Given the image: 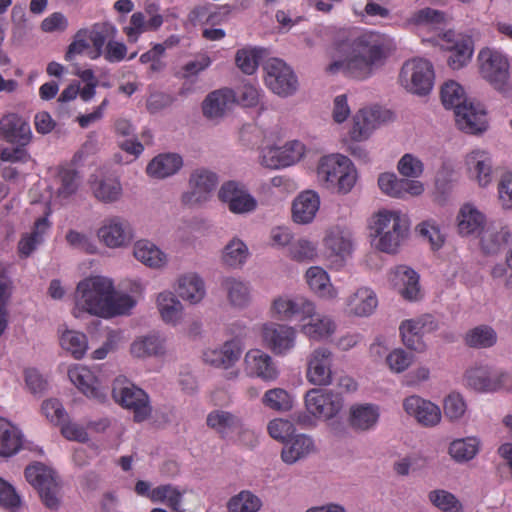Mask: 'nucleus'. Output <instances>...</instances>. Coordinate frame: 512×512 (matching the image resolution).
Returning <instances> with one entry per match:
<instances>
[{"label":"nucleus","mask_w":512,"mask_h":512,"mask_svg":"<svg viewBox=\"0 0 512 512\" xmlns=\"http://www.w3.org/2000/svg\"><path fill=\"white\" fill-rule=\"evenodd\" d=\"M129 354L138 360L165 357L167 354L166 338L159 332L136 336L129 346Z\"/></svg>","instance_id":"36"},{"label":"nucleus","mask_w":512,"mask_h":512,"mask_svg":"<svg viewBox=\"0 0 512 512\" xmlns=\"http://www.w3.org/2000/svg\"><path fill=\"white\" fill-rule=\"evenodd\" d=\"M58 332L61 348L74 359H82L89 347L87 335L81 331L69 329L65 326L60 327Z\"/></svg>","instance_id":"51"},{"label":"nucleus","mask_w":512,"mask_h":512,"mask_svg":"<svg viewBox=\"0 0 512 512\" xmlns=\"http://www.w3.org/2000/svg\"><path fill=\"white\" fill-rule=\"evenodd\" d=\"M317 180L326 189L348 194L358 178L354 163L342 154L322 156L316 167Z\"/></svg>","instance_id":"4"},{"label":"nucleus","mask_w":512,"mask_h":512,"mask_svg":"<svg viewBox=\"0 0 512 512\" xmlns=\"http://www.w3.org/2000/svg\"><path fill=\"white\" fill-rule=\"evenodd\" d=\"M440 99L446 109H452L454 113L458 107L467 103L466 91L464 87L455 80H447L440 87Z\"/></svg>","instance_id":"57"},{"label":"nucleus","mask_w":512,"mask_h":512,"mask_svg":"<svg viewBox=\"0 0 512 512\" xmlns=\"http://www.w3.org/2000/svg\"><path fill=\"white\" fill-rule=\"evenodd\" d=\"M243 370L246 376L264 382H274L280 375L279 368L272 356L259 348L249 349L245 353Z\"/></svg>","instance_id":"22"},{"label":"nucleus","mask_w":512,"mask_h":512,"mask_svg":"<svg viewBox=\"0 0 512 512\" xmlns=\"http://www.w3.org/2000/svg\"><path fill=\"white\" fill-rule=\"evenodd\" d=\"M488 222L486 213L472 202L462 204L455 217L457 233L463 238H477Z\"/></svg>","instance_id":"31"},{"label":"nucleus","mask_w":512,"mask_h":512,"mask_svg":"<svg viewBox=\"0 0 512 512\" xmlns=\"http://www.w3.org/2000/svg\"><path fill=\"white\" fill-rule=\"evenodd\" d=\"M236 102L235 92L221 89L211 92L203 101L202 110L205 117L211 120L222 118Z\"/></svg>","instance_id":"48"},{"label":"nucleus","mask_w":512,"mask_h":512,"mask_svg":"<svg viewBox=\"0 0 512 512\" xmlns=\"http://www.w3.org/2000/svg\"><path fill=\"white\" fill-rule=\"evenodd\" d=\"M338 330L336 319L329 314L319 313L313 301V312L311 316H303L299 331L309 340L322 342L331 339Z\"/></svg>","instance_id":"21"},{"label":"nucleus","mask_w":512,"mask_h":512,"mask_svg":"<svg viewBox=\"0 0 512 512\" xmlns=\"http://www.w3.org/2000/svg\"><path fill=\"white\" fill-rule=\"evenodd\" d=\"M426 41L439 46L443 51L449 53L447 65L452 70H461L472 60L474 42L469 35L448 30Z\"/></svg>","instance_id":"9"},{"label":"nucleus","mask_w":512,"mask_h":512,"mask_svg":"<svg viewBox=\"0 0 512 512\" xmlns=\"http://www.w3.org/2000/svg\"><path fill=\"white\" fill-rule=\"evenodd\" d=\"M263 344L275 355L286 356L297 344V330L294 326L278 322H265L260 326Z\"/></svg>","instance_id":"16"},{"label":"nucleus","mask_w":512,"mask_h":512,"mask_svg":"<svg viewBox=\"0 0 512 512\" xmlns=\"http://www.w3.org/2000/svg\"><path fill=\"white\" fill-rule=\"evenodd\" d=\"M477 239L480 251L484 255L494 256L512 243V231L507 225L488 222Z\"/></svg>","instance_id":"32"},{"label":"nucleus","mask_w":512,"mask_h":512,"mask_svg":"<svg viewBox=\"0 0 512 512\" xmlns=\"http://www.w3.org/2000/svg\"><path fill=\"white\" fill-rule=\"evenodd\" d=\"M89 186L93 197L103 204L117 203L124 195L119 177L113 174H93L90 176Z\"/></svg>","instance_id":"33"},{"label":"nucleus","mask_w":512,"mask_h":512,"mask_svg":"<svg viewBox=\"0 0 512 512\" xmlns=\"http://www.w3.org/2000/svg\"><path fill=\"white\" fill-rule=\"evenodd\" d=\"M261 403L276 412H288L292 409L293 396L283 388H271L264 392Z\"/></svg>","instance_id":"60"},{"label":"nucleus","mask_w":512,"mask_h":512,"mask_svg":"<svg viewBox=\"0 0 512 512\" xmlns=\"http://www.w3.org/2000/svg\"><path fill=\"white\" fill-rule=\"evenodd\" d=\"M262 502L258 496L248 490H243L231 497L227 503L228 512H257Z\"/></svg>","instance_id":"64"},{"label":"nucleus","mask_w":512,"mask_h":512,"mask_svg":"<svg viewBox=\"0 0 512 512\" xmlns=\"http://www.w3.org/2000/svg\"><path fill=\"white\" fill-rule=\"evenodd\" d=\"M33 134L29 123L16 113H7L0 118V138L18 146H27Z\"/></svg>","instance_id":"39"},{"label":"nucleus","mask_w":512,"mask_h":512,"mask_svg":"<svg viewBox=\"0 0 512 512\" xmlns=\"http://www.w3.org/2000/svg\"><path fill=\"white\" fill-rule=\"evenodd\" d=\"M206 424L222 437L243 427L242 419L238 415L221 409L211 411L206 417Z\"/></svg>","instance_id":"52"},{"label":"nucleus","mask_w":512,"mask_h":512,"mask_svg":"<svg viewBox=\"0 0 512 512\" xmlns=\"http://www.w3.org/2000/svg\"><path fill=\"white\" fill-rule=\"evenodd\" d=\"M50 223L46 217L35 221L33 230L22 236L18 243V251L22 257L30 256L43 241L44 234L48 231Z\"/></svg>","instance_id":"55"},{"label":"nucleus","mask_w":512,"mask_h":512,"mask_svg":"<svg viewBox=\"0 0 512 512\" xmlns=\"http://www.w3.org/2000/svg\"><path fill=\"white\" fill-rule=\"evenodd\" d=\"M264 72V83L272 93L287 98L297 92L298 78L293 69L283 60L270 59L264 66Z\"/></svg>","instance_id":"12"},{"label":"nucleus","mask_w":512,"mask_h":512,"mask_svg":"<svg viewBox=\"0 0 512 512\" xmlns=\"http://www.w3.org/2000/svg\"><path fill=\"white\" fill-rule=\"evenodd\" d=\"M132 254L138 262L152 270H163L170 261L169 255L149 239L134 242Z\"/></svg>","instance_id":"42"},{"label":"nucleus","mask_w":512,"mask_h":512,"mask_svg":"<svg viewBox=\"0 0 512 512\" xmlns=\"http://www.w3.org/2000/svg\"><path fill=\"white\" fill-rule=\"evenodd\" d=\"M479 77L495 91L508 94L511 91V64L508 55L501 49L485 46L476 56Z\"/></svg>","instance_id":"5"},{"label":"nucleus","mask_w":512,"mask_h":512,"mask_svg":"<svg viewBox=\"0 0 512 512\" xmlns=\"http://www.w3.org/2000/svg\"><path fill=\"white\" fill-rule=\"evenodd\" d=\"M317 451L312 436L304 433L293 434L283 445L281 459L286 464H294Z\"/></svg>","instance_id":"45"},{"label":"nucleus","mask_w":512,"mask_h":512,"mask_svg":"<svg viewBox=\"0 0 512 512\" xmlns=\"http://www.w3.org/2000/svg\"><path fill=\"white\" fill-rule=\"evenodd\" d=\"M250 256L248 245L241 238L234 236L223 247L220 260L223 266L237 270L244 267Z\"/></svg>","instance_id":"49"},{"label":"nucleus","mask_w":512,"mask_h":512,"mask_svg":"<svg viewBox=\"0 0 512 512\" xmlns=\"http://www.w3.org/2000/svg\"><path fill=\"white\" fill-rule=\"evenodd\" d=\"M379 418V406L371 403H357L350 406L347 421L352 430L367 432L375 429Z\"/></svg>","instance_id":"44"},{"label":"nucleus","mask_w":512,"mask_h":512,"mask_svg":"<svg viewBox=\"0 0 512 512\" xmlns=\"http://www.w3.org/2000/svg\"><path fill=\"white\" fill-rule=\"evenodd\" d=\"M220 286L230 307L243 310L252 303V286L246 279L240 276H225L221 279Z\"/></svg>","instance_id":"37"},{"label":"nucleus","mask_w":512,"mask_h":512,"mask_svg":"<svg viewBox=\"0 0 512 512\" xmlns=\"http://www.w3.org/2000/svg\"><path fill=\"white\" fill-rule=\"evenodd\" d=\"M155 307L164 324L177 327L184 322V303L172 290L165 289L158 292L155 295Z\"/></svg>","instance_id":"35"},{"label":"nucleus","mask_w":512,"mask_h":512,"mask_svg":"<svg viewBox=\"0 0 512 512\" xmlns=\"http://www.w3.org/2000/svg\"><path fill=\"white\" fill-rule=\"evenodd\" d=\"M134 491L138 496L146 497L153 503H164L176 512H182V499L184 491L172 484H162L152 487V484L145 480H138L135 483Z\"/></svg>","instance_id":"27"},{"label":"nucleus","mask_w":512,"mask_h":512,"mask_svg":"<svg viewBox=\"0 0 512 512\" xmlns=\"http://www.w3.org/2000/svg\"><path fill=\"white\" fill-rule=\"evenodd\" d=\"M112 396L116 403L133 412L136 422H143L150 417L152 408L148 395L125 377L114 380Z\"/></svg>","instance_id":"11"},{"label":"nucleus","mask_w":512,"mask_h":512,"mask_svg":"<svg viewBox=\"0 0 512 512\" xmlns=\"http://www.w3.org/2000/svg\"><path fill=\"white\" fill-rule=\"evenodd\" d=\"M411 221L400 209L381 208L367 221L372 248L388 255L397 254L410 235Z\"/></svg>","instance_id":"3"},{"label":"nucleus","mask_w":512,"mask_h":512,"mask_svg":"<svg viewBox=\"0 0 512 512\" xmlns=\"http://www.w3.org/2000/svg\"><path fill=\"white\" fill-rule=\"evenodd\" d=\"M263 53L264 49L256 46H245L238 49L235 54L236 66L244 74L252 75L256 72Z\"/></svg>","instance_id":"61"},{"label":"nucleus","mask_w":512,"mask_h":512,"mask_svg":"<svg viewBox=\"0 0 512 512\" xmlns=\"http://www.w3.org/2000/svg\"><path fill=\"white\" fill-rule=\"evenodd\" d=\"M304 279L310 291L324 300H334L338 297V289L334 286L328 272L320 266L309 267Z\"/></svg>","instance_id":"46"},{"label":"nucleus","mask_w":512,"mask_h":512,"mask_svg":"<svg viewBox=\"0 0 512 512\" xmlns=\"http://www.w3.org/2000/svg\"><path fill=\"white\" fill-rule=\"evenodd\" d=\"M320 208V197L313 190L301 192L292 204V219L297 224H309Z\"/></svg>","instance_id":"47"},{"label":"nucleus","mask_w":512,"mask_h":512,"mask_svg":"<svg viewBox=\"0 0 512 512\" xmlns=\"http://www.w3.org/2000/svg\"><path fill=\"white\" fill-rule=\"evenodd\" d=\"M26 480L38 491L44 505L57 509L61 501V485L55 471L43 463L35 462L25 469Z\"/></svg>","instance_id":"10"},{"label":"nucleus","mask_w":512,"mask_h":512,"mask_svg":"<svg viewBox=\"0 0 512 512\" xmlns=\"http://www.w3.org/2000/svg\"><path fill=\"white\" fill-rule=\"evenodd\" d=\"M322 257L330 269H342L355 250L353 230L345 223L328 226L322 238Z\"/></svg>","instance_id":"6"},{"label":"nucleus","mask_w":512,"mask_h":512,"mask_svg":"<svg viewBox=\"0 0 512 512\" xmlns=\"http://www.w3.org/2000/svg\"><path fill=\"white\" fill-rule=\"evenodd\" d=\"M219 183L218 175L204 167L194 169L188 179V190L181 196V201L187 206H201L207 203Z\"/></svg>","instance_id":"13"},{"label":"nucleus","mask_w":512,"mask_h":512,"mask_svg":"<svg viewBox=\"0 0 512 512\" xmlns=\"http://www.w3.org/2000/svg\"><path fill=\"white\" fill-rule=\"evenodd\" d=\"M465 168L468 178L480 188L490 187L495 178L492 155L482 149H475L465 156Z\"/></svg>","instance_id":"24"},{"label":"nucleus","mask_w":512,"mask_h":512,"mask_svg":"<svg viewBox=\"0 0 512 512\" xmlns=\"http://www.w3.org/2000/svg\"><path fill=\"white\" fill-rule=\"evenodd\" d=\"M287 256L297 263L315 262L320 257L318 243L308 237H300L289 246Z\"/></svg>","instance_id":"54"},{"label":"nucleus","mask_w":512,"mask_h":512,"mask_svg":"<svg viewBox=\"0 0 512 512\" xmlns=\"http://www.w3.org/2000/svg\"><path fill=\"white\" fill-rule=\"evenodd\" d=\"M173 289L183 303L191 306L200 305L207 297L206 282L195 271L179 274L174 280Z\"/></svg>","instance_id":"26"},{"label":"nucleus","mask_w":512,"mask_h":512,"mask_svg":"<svg viewBox=\"0 0 512 512\" xmlns=\"http://www.w3.org/2000/svg\"><path fill=\"white\" fill-rule=\"evenodd\" d=\"M392 118L389 110L379 106L360 108L352 117L349 130L350 138L355 142L366 141L373 132Z\"/></svg>","instance_id":"19"},{"label":"nucleus","mask_w":512,"mask_h":512,"mask_svg":"<svg viewBox=\"0 0 512 512\" xmlns=\"http://www.w3.org/2000/svg\"><path fill=\"white\" fill-rule=\"evenodd\" d=\"M282 130L276 123H267L262 117L255 122L244 124L239 132L241 142L246 146H265L266 143H273L281 140Z\"/></svg>","instance_id":"30"},{"label":"nucleus","mask_w":512,"mask_h":512,"mask_svg":"<svg viewBox=\"0 0 512 512\" xmlns=\"http://www.w3.org/2000/svg\"><path fill=\"white\" fill-rule=\"evenodd\" d=\"M71 383L86 397L98 401L105 399L106 393L96 373L87 366L75 364L68 369Z\"/></svg>","instance_id":"34"},{"label":"nucleus","mask_w":512,"mask_h":512,"mask_svg":"<svg viewBox=\"0 0 512 512\" xmlns=\"http://www.w3.org/2000/svg\"><path fill=\"white\" fill-rule=\"evenodd\" d=\"M184 167L183 157L175 152L160 153L147 164L145 172L153 180H165L178 174Z\"/></svg>","instance_id":"43"},{"label":"nucleus","mask_w":512,"mask_h":512,"mask_svg":"<svg viewBox=\"0 0 512 512\" xmlns=\"http://www.w3.org/2000/svg\"><path fill=\"white\" fill-rule=\"evenodd\" d=\"M402 408L407 416L426 428L435 427L442 420L441 407L420 395L413 394L405 397Z\"/></svg>","instance_id":"23"},{"label":"nucleus","mask_w":512,"mask_h":512,"mask_svg":"<svg viewBox=\"0 0 512 512\" xmlns=\"http://www.w3.org/2000/svg\"><path fill=\"white\" fill-rule=\"evenodd\" d=\"M416 232L429 243L433 250H439L446 241V235L440 224L434 219L424 220L416 226Z\"/></svg>","instance_id":"62"},{"label":"nucleus","mask_w":512,"mask_h":512,"mask_svg":"<svg viewBox=\"0 0 512 512\" xmlns=\"http://www.w3.org/2000/svg\"><path fill=\"white\" fill-rule=\"evenodd\" d=\"M380 191L388 197L408 199L419 197L425 192V185L420 180L398 177L394 172H383L377 180Z\"/></svg>","instance_id":"25"},{"label":"nucleus","mask_w":512,"mask_h":512,"mask_svg":"<svg viewBox=\"0 0 512 512\" xmlns=\"http://www.w3.org/2000/svg\"><path fill=\"white\" fill-rule=\"evenodd\" d=\"M457 127L469 134H477L487 129L486 111L479 103L469 100L454 113Z\"/></svg>","instance_id":"41"},{"label":"nucleus","mask_w":512,"mask_h":512,"mask_svg":"<svg viewBox=\"0 0 512 512\" xmlns=\"http://www.w3.org/2000/svg\"><path fill=\"white\" fill-rule=\"evenodd\" d=\"M463 381L466 387L480 393L512 390V374L489 365L476 364L469 367Z\"/></svg>","instance_id":"7"},{"label":"nucleus","mask_w":512,"mask_h":512,"mask_svg":"<svg viewBox=\"0 0 512 512\" xmlns=\"http://www.w3.org/2000/svg\"><path fill=\"white\" fill-rule=\"evenodd\" d=\"M96 235L105 247L122 249L128 247L133 241L134 229L129 220L123 216L111 215L102 220Z\"/></svg>","instance_id":"15"},{"label":"nucleus","mask_w":512,"mask_h":512,"mask_svg":"<svg viewBox=\"0 0 512 512\" xmlns=\"http://www.w3.org/2000/svg\"><path fill=\"white\" fill-rule=\"evenodd\" d=\"M395 39L389 34L369 30L341 47L343 58L333 57L325 72L330 75L344 74L355 80L371 78L382 68L396 50Z\"/></svg>","instance_id":"1"},{"label":"nucleus","mask_w":512,"mask_h":512,"mask_svg":"<svg viewBox=\"0 0 512 512\" xmlns=\"http://www.w3.org/2000/svg\"><path fill=\"white\" fill-rule=\"evenodd\" d=\"M313 301L301 295L282 293L272 298L268 313L271 318L280 321H291L303 316H311Z\"/></svg>","instance_id":"18"},{"label":"nucleus","mask_w":512,"mask_h":512,"mask_svg":"<svg viewBox=\"0 0 512 512\" xmlns=\"http://www.w3.org/2000/svg\"><path fill=\"white\" fill-rule=\"evenodd\" d=\"M378 306L376 293L367 286L358 287L344 301V312L350 317L371 316Z\"/></svg>","instance_id":"40"},{"label":"nucleus","mask_w":512,"mask_h":512,"mask_svg":"<svg viewBox=\"0 0 512 512\" xmlns=\"http://www.w3.org/2000/svg\"><path fill=\"white\" fill-rule=\"evenodd\" d=\"M333 352L323 346L316 347L307 356L306 379L316 386H328L333 382Z\"/></svg>","instance_id":"20"},{"label":"nucleus","mask_w":512,"mask_h":512,"mask_svg":"<svg viewBox=\"0 0 512 512\" xmlns=\"http://www.w3.org/2000/svg\"><path fill=\"white\" fill-rule=\"evenodd\" d=\"M435 72L432 63L423 58L407 60L402 65L398 82L407 92L425 96L434 86Z\"/></svg>","instance_id":"8"},{"label":"nucleus","mask_w":512,"mask_h":512,"mask_svg":"<svg viewBox=\"0 0 512 512\" xmlns=\"http://www.w3.org/2000/svg\"><path fill=\"white\" fill-rule=\"evenodd\" d=\"M137 305V299L117 291L111 278L102 275L85 277L76 285L72 315L82 319L86 315L101 319L128 316Z\"/></svg>","instance_id":"2"},{"label":"nucleus","mask_w":512,"mask_h":512,"mask_svg":"<svg viewBox=\"0 0 512 512\" xmlns=\"http://www.w3.org/2000/svg\"><path fill=\"white\" fill-rule=\"evenodd\" d=\"M218 199L235 215H248L256 211L258 201L246 185L239 181L224 182L217 193Z\"/></svg>","instance_id":"17"},{"label":"nucleus","mask_w":512,"mask_h":512,"mask_svg":"<svg viewBox=\"0 0 512 512\" xmlns=\"http://www.w3.org/2000/svg\"><path fill=\"white\" fill-rule=\"evenodd\" d=\"M497 341L495 330L488 325H479L465 335V343L472 348H489Z\"/></svg>","instance_id":"63"},{"label":"nucleus","mask_w":512,"mask_h":512,"mask_svg":"<svg viewBox=\"0 0 512 512\" xmlns=\"http://www.w3.org/2000/svg\"><path fill=\"white\" fill-rule=\"evenodd\" d=\"M393 289L405 300L414 302L423 297L419 274L409 266L398 265L388 276Z\"/></svg>","instance_id":"29"},{"label":"nucleus","mask_w":512,"mask_h":512,"mask_svg":"<svg viewBox=\"0 0 512 512\" xmlns=\"http://www.w3.org/2000/svg\"><path fill=\"white\" fill-rule=\"evenodd\" d=\"M242 347L235 339H230L221 345L208 347L202 353L205 364L215 368L229 369L240 359Z\"/></svg>","instance_id":"38"},{"label":"nucleus","mask_w":512,"mask_h":512,"mask_svg":"<svg viewBox=\"0 0 512 512\" xmlns=\"http://www.w3.org/2000/svg\"><path fill=\"white\" fill-rule=\"evenodd\" d=\"M304 400L307 411L318 419L330 420L343 408L342 398L330 391L311 389Z\"/></svg>","instance_id":"28"},{"label":"nucleus","mask_w":512,"mask_h":512,"mask_svg":"<svg viewBox=\"0 0 512 512\" xmlns=\"http://www.w3.org/2000/svg\"><path fill=\"white\" fill-rule=\"evenodd\" d=\"M437 329L438 323L435 318L432 315L424 314L403 320L399 325V335L408 350L424 353L428 348L424 336Z\"/></svg>","instance_id":"14"},{"label":"nucleus","mask_w":512,"mask_h":512,"mask_svg":"<svg viewBox=\"0 0 512 512\" xmlns=\"http://www.w3.org/2000/svg\"><path fill=\"white\" fill-rule=\"evenodd\" d=\"M79 175L71 168H61L53 184V190L58 198L65 200L72 196L79 186Z\"/></svg>","instance_id":"58"},{"label":"nucleus","mask_w":512,"mask_h":512,"mask_svg":"<svg viewBox=\"0 0 512 512\" xmlns=\"http://www.w3.org/2000/svg\"><path fill=\"white\" fill-rule=\"evenodd\" d=\"M24 444L20 428L9 420L0 417V456L11 457L17 454Z\"/></svg>","instance_id":"50"},{"label":"nucleus","mask_w":512,"mask_h":512,"mask_svg":"<svg viewBox=\"0 0 512 512\" xmlns=\"http://www.w3.org/2000/svg\"><path fill=\"white\" fill-rule=\"evenodd\" d=\"M441 411L448 422L460 423L467 414L468 405L460 392L451 391L444 396Z\"/></svg>","instance_id":"56"},{"label":"nucleus","mask_w":512,"mask_h":512,"mask_svg":"<svg viewBox=\"0 0 512 512\" xmlns=\"http://www.w3.org/2000/svg\"><path fill=\"white\" fill-rule=\"evenodd\" d=\"M481 441L476 436L454 439L448 447V454L457 463L474 459L480 451Z\"/></svg>","instance_id":"53"},{"label":"nucleus","mask_w":512,"mask_h":512,"mask_svg":"<svg viewBox=\"0 0 512 512\" xmlns=\"http://www.w3.org/2000/svg\"><path fill=\"white\" fill-rule=\"evenodd\" d=\"M444 20L445 16L442 12L433 8L425 7L414 11L401 23V26L404 28L411 26L435 27L442 24Z\"/></svg>","instance_id":"59"}]
</instances>
